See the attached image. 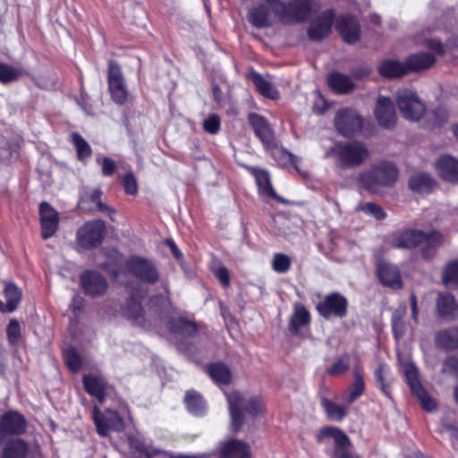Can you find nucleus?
Segmentation results:
<instances>
[{"label":"nucleus","instance_id":"obj_1","mask_svg":"<svg viewBox=\"0 0 458 458\" xmlns=\"http://www.w3.org/2000/svg\"><path fill=\"white\" fill-rule=\"evenodd\" d=\"M426 243L422 249V255L431 258L437 247L443 243V235L437 231L424 232L417 229H408L395 233L391 239V246L396 249H411L419 244Z\"/></svg>","mask_w":458,"mask_h":458},{"label":"nucleus","instance_id":"obj_2","mask_svg":"<svg viewBox=\"0 0 458 458\" xmlns=\"http://www.w3.org/2000/svg\"><path fill=\"white\" fill-rule=\"evenodd\" d=\"M226 398L231 414V429L233 432H238L242 428L244 411L254 418L262 416L265 412V405L258 396H252L246 401L241 393L233 392L226 394Z\"/></svg>","mask_w":458,"mask_h":458},{"label":"nucleus","instance_id":"obj_3","mask_svg":"<svg viewBox=\"0 0 458 458\" xmlns=\"http://www.w3.org/2000/svg\"><path fill=\"white\" fill-rule=\"evenodd\" d=\"M276 13L285 24L302 22L317 13L320 4L317 0H290L287 4L276 1Z\"/></svg>","mask_w":458,"mask_h":458},{"label":"nucleus","instance_id":"obj_4","mask_svg":"<svg viewBox=\"0 0 458 458\" xmlns=\"http://www.w3.org/2000/svg\"><path fill=\"white\" fill-rule=\"evenodd\" d=\"M398 171L390 162L375 165L369 171L360 174V182L371 192H377L381 187L392 186L397 180Z\"/></svg>","mask_w":458,"mask_h":458},{"label":"nucleus","instance_id":"obj_5","mask_svg":"<svg viewBox=\"0 0 458 458\" xmlns=\"http://www.w3.org/2000/svg\"><path fill=\"white\" fill-rule=\"evenodd\" d=\"M395 97L400 114L404 119L416 122L425 114V104L415 91L406 88L399 89Z\"/></svg>","mask_w":458,"mask_h":458},{"label":"nucleus","instance_id":"obj_6","mask_svg":"<svg viewBox=\"0 0 458 458\" xmlns=\"http://www.w3.org/2000/svg\"><path fill=\"white\" fill-rule=\"evenodd\" d=\"M424 45L428 47L432 53L420 52L411 55L405 61L408 72H416L430 68L436 62V56L444 55L447 49V47L437 38L426 39Z\"/></svg>","mask_w":458,"mask_h":458},{"label":"nucleus","instance_id":"obj_7","mask_svg":"<svg viewBox=\"0 0 458 458\" xmlns=\"http://www.w3.org/2000/svg\"><path fill=\"white\" fill-rule=\"evenodd\" d=\"M125 267L131 276L145 284H153L159 278L157 265L151 259L143 257L129 258L125 262Z\"/></svg>","mask_w":458,"mask_h":458},{"label":"nucleus","instance_id":"obj_8","mask_svg":"<svg viewBox=\"0 0 458 458\" xmlns=\"http://www.w3.org/2000/svg\"><path fill=\"white\" fill-rule=\"evenodd\" d=\"M332 152L337 156V164L342 167L360 165L368 157L367 148L358 141L336 144Z\"/></svg>","mask_w":458,"mask_h":458},{"label":"nucleus","instance_id":"obj_9","mask_svg":"<svg viewBox=\"0 0 458 458\" xmlns=\"http://www.w3.org/2000/svg\"><path fill=\"white\" fill-rule=\"evenodd\" d=\"M106 233L105 223L101 220H92L80 227L76 233V243L81 249L89 250L97 247L104 239Z\"/></svg>","mask_w":458,"mask_h":458},{"label":"nucleus","instance_id":"obj_10","mask_svg":"<svg viewBox=\"0 0 458 458\" xmlns=\"http://www.w3.org/2000/svg\"><path fill=\"white\" fill-rule=\"evenodd\" d=\"M327 437L334 440V456L335 458H360V456L352 451V443L349 437L340 429L334 427H326L317 435L318 442H322Z\"/></svg>","mask_w":458,"mask_h":458},{"label":"nucleus","instance_id":"obj_11","mask_svg":"<svg viewBox=\"0 0 458 458\" xmlns=\"http://www.w3.org/2000/svg\"><path fill=\"white\" fill-rule=\"evenodd\" d=\"M362 124V117L351 107L341 108L335 117V128L344 137L355 135L360 131Z\"/></svg>","mask_w":458,"mask_h":458},{"label":"nucleus","instance_id":"obj_12","mask_svg":"<svg viewBox=\"0 0 458 458\" xmlns=\"http://www.w3.org/2000/svg\"><path fill=\"white\" fill-rule=\"evenodd\" d=\"M403 371L412 394L418 398L422 408L428 411H434L437 406L436 402L420 383L417 368L412 363H406L403 366Z\"/></svg>","mask_w":458,"mask_h":458},{"label":"nucleus","instance_id":"obj_13","mask_svg":"<svg viewBox=\"0 0 458 458\" xmlns=\"http://www.w3.org/2000/svg\"><path fill=\"white\" fill-rule=\"evenodd\" d=\"M93 419L100 436H106L108 430L123 431L125 428L124 421L120 414L113 410H106L101 415L99 409L95 406Z\"/></svg>","mask_w":458,"mask_h":458},{"label":"nucleus","instance_id":"obj_14","mask_svg":"<svg viewBox=\"0 0 458 458\" xmlns=\"http://www.w3.org/2000/svg\"><path fill=\"white\" fill-rule=\"evenodd\" d=\"M347 300L338 293L327 295L324 301L317 305L318 313L325 318L332 317L343 318L346 315Z\"/></svg>","mask_w":458,"mask_h":458},{"label":"nucleus","instance_id":"obj_15","mask_svg":"<svg viewBox=\"0 0 458 458\" xmlns=\"http://www.w3.org/2000/svg\"><path fill=\"white\" fill-rule=\"evenodd\" d=\"M108 86L113 100L123 104L127 98V89L120 65L112 60L108 63Z\"/></svg>","mask_w":458,"mask_h":458},{"label":"nucleus","instance_id":"obj_16","mask_svg":"<svg viewBox=\"0 0 458 458\" xmlns=\"http://www.w3.org/2000/svg\"><path fill=\"white\" fill-rule=\"evenodd\" d=\"M248 120L263 146L267 149H272L276 146V137L267 120L258 114H250Z\"/></svg>","mask_w":458,"mask_h":458},{"label":"nucleus","instance_id":"obj_17","mask_svg":"<svg viewBox=\"0 0 458 458\" xmlns=\"http://www.w3.org/2000/svg\"><path fill=\"white\" fill-rule=\"evenodd\" d=\"M213 458H249L251 451L250 445L240 439H227L218 444L217 452Z\"/></svg>","mask_w":458,"mask_h":458},{"label":"nucleus","instance_id":"obj_18","mask_svg":"<svg viewBox=\"0 0 458 458\" xmlns=\"http://www.w3.org/2000/svg\"><path fill=\"white\" fill-rule=\"evenodd\" d=\"M334 18L333 10H327L316 17L308 29L309 38L314 41H320L327 37L331 33Z\"/></svg>","mask_w":458,"mask_h":458},{"label":"nucleus","instance_id":"obj_19","mask_svg":"<svg viewBox=\"0 0 458 458\" xmlns=\"http://www.w3.org/2000/svg\"><path fill=\"white\" fill-rule=\"evenodd\" d=\"M26 420L17 411L5 412L0 420V444L7 435H20L25 431Z\"/></svg>","mask_w":458,"mask_h":458},{"label":"nucleus","instance_id":"obj_20","mask_svg":"<svg viewBox=\"0 0 458 458\" xmlns=\"http://www.w3.org/2000/svg\"><path fill=\"white\" fill-rule=\"evenodd\" d=\"M41 234L44 239L52 237L57 230L59 218L57 211L47 202L39 206Z\"/></svg>","mask_w":458,"mask_h":458},{"label":"nucleus","instance_id":"obj_21","mask_svg":"<svg viewBox=\"0 0 458 458\" xmlns=\"http://www.w3.org/2000/svg\"><path fill=\"white\" fill-rule=\"evenodd\" d=\"M276 15L277 16V13H276L275 9L267 3L250 9L248 20L254 27L263 29L273 25L274 16Z\"/></svg>","mask_w":458,"mask_h":458},{"label":"nucleus","instance_id":"obj_22","mask_svg":"<svg viewBox=\"0 0 458 458\" xmlns=\"http://www.w3.org/2000/svg\"><path fill=\"white\" fill-rule=\"evenodd\" d=\"M335 29L343 40L348 44L357 42L360 36V27L358 21L348 15H343L336 20Z\"/></svg>","mask_w":458,"mask_h":458},{"label":"nucleus","instance_id":"obj_23","mask_svg":"<svg viewBox=\"0 0 458 458\" xmlns=\"http://www.w3.org/2000/svg\"><path fill=\"white\" fill-rule=\"evenodd\" d=\"M375 115L378 123L384 128H393L396 123V114L393 101L386 97L377 98Z\"/></svg>","mask_w":458,"mask_h":458},{"label":"nucleus","instance_id":"obj_24","mask_svg":"<svg viewBox=\"0 0 458 458\" xmlns=\"http://www.w3.org/2000/svg\"><path fill=\"white\" fill-rule=\"evenodd\" d=\"M38 447L28 445L22 439L16 438L7 443L4 449V458H37Z\"/></svg>","mask_w":458,"mask_h":458},{"label":"nucleus","instance_id":"obj_25","mask_svg":"<svg viewBox=\"0 0 458 458\" xmlns=\"http://www.w3.org/2000/svg\"><path fill=\"white\" fill-rule=\"evenodd\" d=\"M85 293L91 296L102 295L107 289L105 277L96 271H86L81 276Z\"/></svg>","mask_w":458,"mask_h":458},{"label":"nucleus","instance_id":"obj_26","mask_svg":"<svg viewBox=\"0 0 458 458\" xmlns=\"http://www.w3.org/2000/svg\"><path fill=\"white\" fill-rule=\"evenodd\" d=\"M377 276L380 282L394 289L402 288V279L398 268L386 261H379L377 264Z\"/></svg>","mask_w":458,"mask_h":458},{"label":"nucleus","instance_id":"obj_27","mask_svg":"<svg viewBox=\"0 0 458 458\" xmlns=\"http://www.w3.org/2000/svg\"><path fill=\"white\" fill-rule=\"evenodd\" d=\"M436 169L443 180L458 182V159L442 156L436 162Z\"/></svg>","mask_w":458,"mask_h":458},{"label":"nucleus","instance_id":"obj_28","mask_svg":"<svg viewBox=\"0 0 458 458\" xmlns=\"http://www.w3.org/2000/svg\"><path fill=\"white\" fill-rule=\"evenodd\" d=\"M364 391L365 382L362 371L360 368H355L352 383L343 392L341 399L351 404L360 398L364 394Z\"/></svg>","mask_w":458,"mask_h":458},{"label":"nucleus","instance_id":"obj_29","mask_svg":"<svg viewBox=\"0 0 458 458\" xmlns=\"http://www.w3.org/2000/svg\"><path fill=\"white\" fill-rule=\"evenodd\" d=\"M83 385L85 390L91 396L102 403L105 401V393L106 389V382L100 375H86L83 377Z\"/></svg>","mask_w":458,"mask_h":458},{"label":"nucleus","instance_id":"obj_30","mask_svg":"<svg viewBox=\"0 0 458 458\" xmlns=\"http://www.w3.org/2000/svg\"><path fill=\"white\" fill-rule=\"evenodd\" d=\"M437 308L439 316L442 318L448 319L458 318V303L451 293H440L438 295Z\"/></svg>","mask_w":458,"mask_h":458},{"label":"nucleus","instance_id":"obj_31","mask_svg":"<svg viewBox=\"0 0 458 458\" xmlns=\"http://www.w3.org/2000/svg\"><path fill=\"white\" fill-rule=\"evenodd\" d=\"M127 440L131 449L134 450L138 454H144L148 458H154L158 455L166 454V452L153 447L140 436L128 435Z\"/></svg>","mask_w":458,"mask_h":458},{"label":"nucleus","instance_id":"obj_32","mask_svg":"<svg viewBox=\"0 0 458 458\" xmlns=\"http://www.w3.org/2000/svg\"><path fill=\"white\" fill-rule=\"evenodd\" d=\"M250 171H251V174L255 177L256 183L259 187V194H261L265 197H268L271 199H276L282 201V199L279 197H277L275 190L273 189V187L271 185L270 178H269V174H268L267 171L259 169V168H256V167L250 168Z\"/></svg>","mask_w":458,"mask_h":458},{"label":"nucleus","instance_id":"obj_33","mask_svg":"<svg viewBox=\"0 0 458 458\" xmlns=\"http://www.w3.org/2000/svg\"><path fill=\"white\" fill-rule=\"evenodd\" d=\"M123 313L131 323L138 326L144 325V311L138 298L128 299L123 306Z\"/></svg>","mask_w":458,"mask_h":458},{"label":"nucleus","instance_id":"obj_34","mask_svg":"<svg viewBox=\"0 0 458 458\" xmlns=\"http://www.w3.org/2000/svg\"><path fill=\"white\" fill-rule=\"evenodd\" d=\"M330 88L337 93L347 94L354 89L352 79L340 72H332L327 78Z\"/></svg>","mask_w":458,"mask_h":458},{"label":"nucleus","instance_id":"obj_35","mask_svg":"<svg viewBox=\"0 0 458 458\" xmlns=\"http://www.w3.org/2000/svg\"><path fill=\"white\" fill-rule=\"evenodd\" d=\"M434 185L433 178L425 173H416L409 180V188L418 193H429Z\"/></svg>","mask_w":458,"mask_h":458},{"label":"nucleus","instance_id":"obj_36","mask_svg":"<svg viewBox=\"0 0 458 458\" xmlns=\"http://www.w3.org/2000/svg\"><path fill=\"white\" fill-rule=\"evenodd\" d=\"M249 77L262 96L272 99L278 98L279 94L276 87L264 76L256 72H252L250 73Z\"/></svg>","mask_w":458,"mask_h":458},{"label":"nucleus","instance_id":"obj_37","mask_svg":"<svg viewBox=\"0 0 458 458\" xmlns=\"http://www.w3.org/2000/svg\"><path fill=\"white\" fill-rule=\"evenodd\" d=\"M310 323V313L306 308L301 304L294 305V312L291 317L289 330L291 333L297 335L300 328Z\"/></svg>","mask_w":458,"mask_h":458},{"label":"nucleus","instance_id":"obj_38","mask_svg":"<svg viewBox=\"0 0 458 458\" xmlns=\"http://www.w3.org/2000/svg\"><path fill=\"white\" fill-rule=\"evenodd\" d=\"M379 73L387 78L400 77L408 72L405 63L395 60H385L378 66Z\"/></svg>","mask_w":458,"mask_h":458},{"label":"nucleus","instance_id":"obj_39","mask_svg":"<svg viewBox=\"0 0 458 458\" xmlns=\"http://www.w3.org/2000/svg\"><path fill=\"white\" fill-rule=\"evenodd\" d=\"M187 410L195 416H202L207 412V405L202 396L194 391H188L184 397Z\"/></svg>","mask_w":458,"mask_h":458},{"label":"nucleus","instance_id":"obj_40","mask_svg":"<svg viewBox=\"0 0 458 458\" xmlns=\"http://www.w3.org/2000/svg\"><path fill=\"white\" fill-rule=\"evenodd\" d=\"M436 343L438 346L445 349L453 350L458 348V327H450L438 332Z\"/></svg>","mask_w":458,"mask_h":458},{"label":"nucleus","instance_id":"obj_41","mask_svg":"<svg viewBox=\"0 0 458 458\" xmlns=\"http://www.w3.org/2000/svg\"><path fill=\"white\" fill-rule=\"evenodd\" d=\"M210 377L218 385H226L231 382L232 374L227 366L222 362H216L208 367Z\"/></svg>","mask_w":458,"mask_h":458},{"label":"nucleus","instance_id":"obj_42","mask_svg":"<svg viewBox=\"0 0 458 458\" xmlns=\"http://www.w3.org/2000/svg\"><path fill=\"white\" fill-rule=\"evenodd\" d=\"M4 296L6 303L5 312H13L15 310L21 300V290L14 284H6L4 289Z\"/></svg>","mask_w":458,"mask_h":458},{"label":"nucleus","instance_id":"obj_43","mask_svg":"<svg viewBox=\"0 0 458 458\" xmlns=\"http://www.w3.org/2000/svg\"><path fill=\"white\" fill-rule=\"evenodd\" d=\"M407 308L405 305H400L392 315V328L395 339L402 338L406 332V324L403 318L406 315Z\"/></svg>","mask_w":458,"mask_h":458},{"label":"nucleus","instance_id":"obj_44","mask_svg":"<svg viewBox=\"0 0 458 458\" xmlns=\"http://www.w3.org/2000/svg\"><path fill=\"white\" fill-rule=\"evenodd\" d=\"M101 191L100 190H93L89 192H85L81 200V206L82 208H87L84 206L86 202H91L96 204V209L100 212L107 213L109 216L113 219L112 215L114 214V210L113 208H108L106 204H104L101 199Z\"/></svg>","mask_w":458,"mask_h":458},{"label":"nucleus","instance_id":"obj_45","mask_svg":"<svg viewBox=\"0 0 458 458\" xmlns=\"http://www.w3.org/2000/svg\"><path fill=\"white\" fill-rule=\"evenodd\" d=\"M321 405L326 411L327 416L335 421H341L344 419L347 413V409L345 406L339 405L335 403H333L327 399L321 400Z\"/></svg>","mask_w":458,"mask_h":458},{"label":"nucleus","instance_id":"obj_46","mask_svg":"<svg viewBox=\"0 0 458 458\" xmlns=\"http://www.w3.org/2000/svg\"><path fill=\"white\" fill-rule=\"evenodd\" d=\"M350 355L348 353H344L336 358L330 368L327 369V373L333 377L341 376L350 369Z\"/></svg>","mask_w":458,"mask_h":458},{"label":"nucleus","instance_id":"obj_47","mask_svg":"<svg viewBox=\"0 0 458 458\" xmlns=\"http://www.w3.org/2000/svg\"><path fill=\"white\" fill-rule=\"evenodd\" d=\"M389 369L385 364H380L374 371V377L376 379V382L379 385V387L382 391V393L387 396L391 397L390 395V387L389 383L387 381V375H388Z\"/></svg>","mask_w":458,"mask_h":458},{"label":"nucleus","instance_id":"obj_48","mask_svg":"<svg viewBox=\"0 0 458 458\" xmlns=\"http://www.w3.org/2000/svg\"><path fill=\"white\" fill-rule=\"evenodd\" d=\"M443 282L448 287L458 285V260L447 264L443 273Z\"/></svg>","mask_w":458,"mask_h":458},{"label":"nucleus","instance_id":"obj_49","mask_svg":"<svg viewBox=\"0 0 458 458\" xmlns=\"http://www.w3.org/2000/svg\"><path fill=\"white\" fill-rule=\"evenodd\" d=\"M72 139L80 160H83L90 157L91 148L88 142L79 133H72Z\"/></svg>","mask_w":458,"mask_h":458},{"label":"nucleus","instance_id":"obj_50","mask_svg":"<svg viewBox=\"0 0 458 458\" xmlns=\"http://www.w3.org/2000/svg\"><path fill=\"white\" fill-rule=\"evenodd\" d=\"M171 329L175 333H180L186 335H192L196 333V326L183 318L174 319L171 323Z\"/></svg>","mask_w":458,"mask_h":458},{"label":"nucleus","instance_id":"obj_51","mask_svg":"<svg viewBox=\"0 0 458 458\" xmlns=\"http://www.w3.org/2000/svg\"><path fill=\"white\" fill-rule=\"evenodd\" d=\"M21 74V71L12 65L0 64V81L8 83L15 81Z\"/></svg>","mask_w":458,"mask_h":458},{"label":"nucleus","instance_id":"obj_52","mask_svg":"<svg viewBox=\"0 0 458 458\" xmlns=\"http://www.w3.org/2000/svg\"><path fill=\"white\" fill-rule=\"evenodd\" d=\"M357 209L374 216L377 220H381L386 216L383 208L373 202L360 204Z\"/></svg>","mask_w":458,"mask_h":458},{"label":"nucleus","instance_id":"obj_53","mask_svg":"<svg viewBox=\"0 0 458 458\" xmlns=\"http://www.w3.org/2000/svg\"><path fill=\"white\" fill-rule=\"evenodd\" d=\"M291 259L284 254H276L272 261V267L277 273H285L289 270Z\"/></svg>","mask_w":458,"mask_h":458},{"label":"nucleus","instance_id":"obj_54","mask_svg":"<svg viewBox=\"0 0 458 458\" xmlns=\"http://www.w3.org/2000/svg\"><path fill=\"white\" fill-rule=\"evenodd\" d=\"M64 359H65L67 367L72 371L75 372L80 369L81 363V357L75 350H73V349L66 350L64 352Z\"/></svg>","mask_w":458,"mask_h":458},{"label":"nucleus","instance_id":"obj_55","mask_svg":"<svg viewBox=\"0 0 458 458\" xmlns=\"http://www.w3.org/2000/svg\"><path fill=\"white\" fill-rule=\"evenodd\" d=\"M6 334L11 344H14L19 342L21 337V327L17 320L12 319L9 322L6 328Z\"/></svg>","mask_w":458,"mask_h":458},{"label":"nucleus","instance_id":"obj_56","mask_svg":"<svg viewBox=\"0 0 458 458\" xmlns=\"http://www.w3.org/2000/svg\"><path fill=\"white\" fill-rule=\"evenodd\" d=\"M274 158L281 165H285L288 163L294 165L296 164L295 157H293L291 153L285 151L283 148L274 149L272 152Z\"/></svg>","mask_w":458,"mask_h":458},{"label":"nucleus","instance_id":"obj_57","mask_svg":"<svg viewBox=\"0 0 458 458\" xmlns=\"http://www.w3.org/2000/svg\"><path fill=\"white\" fill-rule=\"evenodd\" d=\"M205 131L210 134H216L220 130V119L216 114H211L203 122Z\"/></svg>","mask_w":458,"mask_h":458},{"label":"nucleus","instance_id":"obj_58","mask_svg":"<svg viewBox=\"0 0 458 458\" xmlns=\"http://www.w3.org/2000/svg\"><path fill=\"white\" fill-rule=\"evenodd\" d=\"M97 162L102 166V174L105 176L112 175L116 169L115 162L110 157H98L97 158Z\"/></svg>","mask_w":458,"mask_h":458},{"label":"nucleus","instance_id":"obj_59","mask_svg":"<svg viewBox=\"0 0 458 458\" xmlns=\"http://www.w3.org/2000/svg\"><path fill=\"white\" fill-rule=\"evenodd\" d=\"M123 184L127 194L135 195L138 192L137 181L131 173L125 174Z\"/></svg>","mask_w":458,"mask_h":458},{"label":"nucleus","instance_id":"obj_60","mask_svg":"<svg viewBox=\"0 0 458 458\" xmlns=\"http://www.w3.org/2000/svg\"><path fill=\"white\" fill-rule=\"evenodd\" d=\"M432 116V125L433 126H440L442 125L447 119L446 110L443 107H438L434 110L431 114Z\"/></svg>","mask_w":458,"mask_h":458},{"label":"nucleus","instance_id":"obj_61","mask_svg":"<svg viewBox=\"0 0 458 458\" xmlns=\"http://www.w3.org/2000/svg\"><path fill=\"white\" fill-rule=\"evenodd\" d=\"M216 276L218 278V280L224 286L230 285L229 272L225 267H220L219 268H217V270L216 271Z\"/></svg>","mask_w":458,"mask_h":458},{"label":"nucleus","instance_id":"obj_62","mask_svg":"<svg viewBox=\"0 0 458 458\" xmlns=\"http://www.w3.org/2000/svg\"><path fill=\"white\" fill-rule=\"evenodd\" d=\"M165 457L167 458H213L216 456L215 453H205L199 455H184V454H179V455H174L171 454L166 453V454H162Z\"/></svg>","mask_w":458,"mask_h":458},{"label":"nucleus","instance_id":"obj_63","mask_svg":"<svg viewBox=\"0 0 458 458\" xmlns=\"http://www.w3.org/2000/svg\"><path fill=\"white\" fill-rule=\"evenodd\" d=\"M410 301H411V318L414 320V322H418V317H419L418 301H417V297L415 296L414 293L411 294Z\"/></svg>","mask_w":458,"mask_h":458},{"label":"nucleus","instance_id":"obj_64","mask_svg":"<svg viewBox=\"0 0 458 458\" xmlns=\"http://www.w3.org/2000/svg\"><path fill=\"white\" fill-rule=\"evenodd\" d=\"M170 248H171L173 254L176 258H180L182 256L180 250L177 248V246L174 244V242H170Z\"/></svg>","mask_w":458,"mask_h":458}]
</instances>
